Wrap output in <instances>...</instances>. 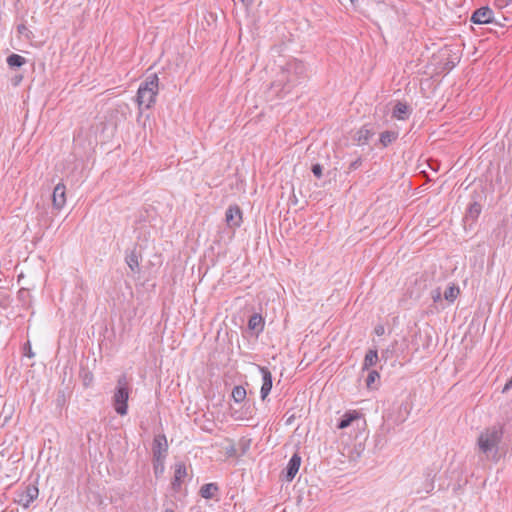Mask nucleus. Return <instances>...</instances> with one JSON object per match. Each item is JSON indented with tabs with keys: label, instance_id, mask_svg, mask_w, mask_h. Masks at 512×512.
<instances>
[{
	"label": "nucleus",
	"instance_id": "obj_1",
	"mask_svg": "<svg viewBox=\"0 0 512 512\" xmlns=\"http://www.w3.org/2000/svg\"><path fill=\"white\" fill-rule=\"evenodd\" d=\"M503 438V428L494 425L484 429L478 436L477 446L486 458H495L499 452V445Z\"/></svg>",
	"mask_w": 512,
	"mask_h": 512
},
{
	"label": "nucleus",
	"instance_id": "obj_2",
	"mask_svg": "<svg viewBox=\"0 0 512 512\" xmlns=\"http://www.w3.org/2000/svg\"><path fill=\"white\" fill-rule=\"evenodd\" d=\"M159 79L156 74H151L140 84L137 92L139 107L150 108L158 94Z\"/></svg>",
	"mask_w": 512,
	"mask_h": 512
},
{
	"label": "nucleus",
	"instance_id": "obj_3",
	"mask_svg": "<svg viewBox=\"0 0 512 512\" xmlns=\"http://www.w3.org/2000/svg\"><path fill=\"white\" fill-rule=\"evenodd\" d=\"M130 395V383L126 375L117 379V384L112 397V405L117 414L125 416L128 412V399Z\"/></svg>",
	"mask_w": 512,
	"mask_h": 512
},
{
	"label": "nucleus",
	"instance_id": "obj_4",
	"mask_svg": "<svg viewBox=\"0 0 512 512\" xmlns=\"http://www.w3.org/2000/svg\"><path fill=\"white\" fill-rule=\"evenodd\" d=\"M153 458L156 462L164 461L167 451L168 443L164 434L156 435L153 440Z\"/></svg>",
	"mask_w": 512,
	"mask_h": 512
},
{
	"label": "nucleus",
	"instance_id": "obj_5",
	"mask_svg": "<svg viewBox=\"0 0 512 512\" xmlns=\"http://www.w3.org/2000/svg\"><path fill=\"white\" fill-rule=\"evenodd\" d=\"M39 495V490L34 485H29L25 488V490L18 495L17 502L23 508H28L30 504L37 499Z\"/></svg>",
	"mask_w": 512,
	"mask_h": 512
},
{
	"label": "nucleus",
	"instance_id": "obj_6",
	"mask_svg": "<svg viewBox=\"0 0 512 512\" xmlns=\"http://www.w3.org/2000/svg\"><path fill=\"white\" fill-rule=\"evenodd\" d=\"M66 188L63 183H58L52 194V205L56 210H61L66 204Z\"/></svg>",
	"mask_w": 512,
	"mask_h": 512
},
{
	"label": "nucleus",
	"instance_id": "obj_7",
	"mask_svg": "<svg viewBox=\"0 0 512 512\" xmlns=\"http://www.w3.org/2000/svg\"><path fill=\"white\" fill-rule=\"evenodd\" d=\"M471 21L475 24H488L493 21V11L489 7H481L474 11Z\"/></svg>",
	"mask_w": 512,
	"mask_h": 512
},
{
	"label": "nucleus",
	"instance_id": "obj_8",
	"mask_svg": "<svg viewBox=\"0 0 512 512\" xmlns=\"http://www.w3.org/2000/svg\"><path fill=\"white\" fill-rule=\"evenodd\" d=\"M225 220L229 227H239L242 223V212L238 206H229L225 214Z\"/></svg>",
	"mask_w": 512,
	"mask_h": 512
},
{
	"label": "nucleus",
	"instance_id": "obj_9",
	"mask_svg": "<svg viewBox=\"0 0 512 512\" xmlns=\"http://www.w3.org/2000/svg\"><path fill=\"white\" fill-rule=\"evenodd\" d=\"M303 71V64L295 60L287 64V67L285 70H283V73H289L290 76L287 78V82L294 83L298 79V76L303 73Z\"/></svg>",
	"mask_w": 512,
	"mask_h": 512
},
{
	"label": "nucleus",
	"instance_id": "obj_10",
	"mask_svg": "<svg viewBox=\"0 0 512 512\" xmlns=\"http://www.w3.org/2000/svg\"><path fill=\"white\" fill-rule=\"evenodd\" d=\"M259 370L262 374L263 379L260 393L262 400H264L272 389V375L271 372L266 367H259Z\"/></svg>",
	"mask_w": 512,
	"mask_h": 512
},
{
	"label": "nucleus",
	"instance_id": "obj_11",
	"mask_svg": "<svg viewBox=\"0 0 512 512\" xmlns=\"http://www.w3.org/2000/svg\"><path fill=\"white\" fill-rule=\"evenodd\" d=\"M301 464V457L297 454H294L289 460L288 466L286 468L285 478L287 481H292L293 478L299 471V467Z\"/></svg>",
	"mask_w": 512,
	"mask_h": 512
},
{
	"label": "nucleus",
	"instance_id": "obj_12",
	"mask_svg": "<svg viewBox=\"0 0 512 512\" xmlns=\"http://www.w3.org/2000/svg\"><path fill=\"white\" fill-rule=\"evenodd\" d=\"M186 466L182 462H178L174 466V478L172 481L173 488H177L181 486L183 479L186 477Z\"/></svg>",
	"mask_w": 512,
	"mask_h": 512
},
{
	"label": "nucleus",
	"instance_id": "obj_13",
	"mask_svg": "<svg viewBox=\"0 0 512 512\" xmlns=\"http://www.w3.org/2000/svg\"><path fill=\"white\" fill-rule=\"evenodd\" d=\"M359 418H360V415L356 411L345 413L342 416V418L340 419V421L338 422L337 428L345 429V428L349 427L353 421L358 420Z\"/></svg>",
	"mask_w": 512,
	"mask_h": 512
},
{
	"label": "nucleus",
	"instance_id": "obj_14",
	"mask_svg": "<svg viewBox=\"0 0 512 512\" xmlns=\"http://www.w3.org/2000/svg\"><path fill=\"white\" fill-rule=\"evenodd\" d=\"M410 113V108L406 103L398 102L393 110V116L399 120H405Z\"/></svg>",
	"mask_w": 512,
	"mask_h": 512
},
{
	"label": "nucleus",
	"instance_id": "obj_15",
	"mask_svg": "<svg viewBox=\"0 0 512 512\" xmlns=\"http://www.w3.org/2000/svg\"><path fill=\"white\" fill-rule=\"evenodd\" d=\"M378 361V353L376 350H369L364 358L363 370L374 366Z\"/></svg>",
	"mask_w": 512,
	"mask_h": 512
},
{
	"label": "nucleus",
	"instance_id": "obj_16",
	"mask_svg": "<svg viewBox=\"0 0 512 512\" xmlns=\"http://www.w3.org/2000/svg\"><path fill=\"white\" fill-rule=\"evenodd\" d=\"M460 294V289L457 285L452 284L444 291V298L448 302L452 303L456 300Z\"/></svg>",
	"mask_w": 512,
	"mask_h": 512
},
{
	"label": "nucleus",
	"instance_id": "obj_17",
	"mask_svg": "<svg viewBox=\"0 0 512 512\" xmlns=\"http://www.w3.org/2000/svg\"><path fill=\"white\" fill-rule=\"evenodd\" d=\"M218 490L216 484L209 483L205 484L200 489V494L205 499H210L214 496L215 492Z\"/></svg>",
	"mask_w": 512,
	"mask_h": 512
},
{
	"label": "nucleus",
	"instance_id": "obj_18",
	"mask_svg": "<svg viewBox=\"0 0 512 512\" xmlns=\"http://www.w3.org/2000/svg\"><path fill=\"white\" fill-rule=\"evenodd\" d=\"M398 137V133L395 131H385L382 132L380 135V142L381 144L386 147L389 144H391L393 141H395Z\"/></svg>",
	"mask_w": 512,
	"mask_h": 512
},
{
	"label": "nucleus",
	"instance_id": "obj_19",
	"mask_svg": "<svg viewBox=\"0 0 512 512\" xmlns=\"http://www.w3.org/2000/svg\"><path fill=\"white\" fill-rule=\"evenodd\" d=\"M26 63V59L18 54H11L7 57V64L11 68L21 67Z\"/></svg>",
	"mask_w": 512,
	"mask_h": 512
},
{
	"label": "nucleus",
	"instance_id": "obj_20",
	"mask_svg": "<svg viewBox=\"0 0 512 512\" xmlns=\"http://www.w3.org/2000/svg\"><path fill=\"white\" fill-rule=\"evenodd\" d=\"M125 260H126L127 265L129 266V268L132 271L135 272L138 270V268H139L138 256L134 251H132L130 254H128L126 256Z\"/></svg>",
	"mask_w": 512,
	"mask_h": 512
},
{
	"label": "nucleus",
	"instance_id": "obj_21",
	"mask_svg": "<svg viewBox=\"0 0 512 512\" xmlns=\"http://www.w3.org/2000/svg\"><path fill=\"white\" fill-rule=\"evenodd\" d=\"M246 397V390L242 386H235L232 390V398L235 402L240 403Z\"/></svg>",
	"mask_w": 512,
	"mask_h": 512
},
{
	"label": "nucleus",
	"instance_id": "obj_22",
	"mask_svg": "<svg viewBox=\"0 0 512 512\" xmlns=\"http://www.w3.org/2000/svg\"><path fill=\"white\" fill-rule=\"evenodd\" d=\"M248 327L251 330L260 331L262 329V317L258 314L252 315L248 321Z\"/></svg>",
	"mask_w": 512,
	"mask_h": 512
},
{
	"label": "nucleus",
	"instance_id": "obj_23",
	"mask_svg": "<svg viewBox=\"0 0 512 512\" xmlns=\"http://www.w3.org/2000/svg\"><path fill=\"white\" fill-rule=\"evenodd\" d=\"M380 375L376 370H371L368 373L366 384L370 387L377 379H379Z\"/></svg>",
	"mask_w": 512,
	"mask_h": 512
},
{
	"label": "nucleus",
	"instance_id": "obj_24",
	"mask_svg": "<svg viewBox=\"0 0 512 512\" xmlns=\"http://www.w3.org/2000/svg\"><path fill=\"white\" fill-rule=\"evenodd\" d=\"M371 134L368 129H361L358 132V141L361 142L363 140V143H365L369 138Z\"/></svg>",
	"mask_w": 512,
	"mask_h": 512
},
{
	"label": "nucleus",
	"instance_id": "obj_25",
	"mask_svg": "<svg viewBox=\"0 0 512 512\" xmlns=\"http://www.w3.org/2000/svg\"><path fill=\"white\" fill-rule=\"evenodd\" d=\"M312 172L317 178H320L322 176V166L320 164H314L312 166Z\"/></svg>",
	"mask_w": 512,
	"mask_h": 512
},
{
	"label": "nucleus",
	"instance_id": "obj_26",
	"mask_svg": "<svg viewBox=\"0 0 512 512\" xmlns=\"http://www.w3.org/2000/svg\"><path fill=\"white\" fill-rule=\"evenodd\" d=\"M495 4L498 8H505L512 4V0H495Z\"/></svg>",
	"mask_w": 512,
	"mask_h": 512
},
{
	"label": "nucleus",
	"instance_id": "obj_27",
	"mask_svg": "<svg viewBox=\"0 0 512 512\" xmlns=\"http://www.w3.org/2000/svg\"><path fill=\"white\" fill-rule=\"evenodd\" d=\"M18 32L19 34L25 36L26 38H29L30 37V31L28 30V28L25 26V25H19L18 26Z\"/></svg>",
	"mask_w": 512,
	"mask_h": 512
},
{
	"label": "nucleus",
	"instance_id": "obj_28",
	"mask_svg": "<svg viewBox=\"0 0 512 512\" xmlns=\"http://www.w3.org/2000/svg\"><path fill=\"white\" fill-rule=\"evenodd\" d=\"M154 470H155V474L157 475L158 473H162L163 470H164V465H163V461L162 462H156L154 460Z\"/></svg>",
	"mask_w": 512,
	"mask_h": 512
},
{
	"label": "nucleus",
	"instance_id": "obj_29",
	"mask_svg": "<svg viewBox=\"0 0 512 512\" xmlns=\"http://www.w3.org/2000/svg\"><path fill=\"white\" fill-rule=\"evenodd\" d=\"M441 298H442V295H441V291L439 288L432 291V299L434 302L440 301Z\"/></svg>",
	"mask_w": 512,
	"mask_h": 512
},
{
	"label": "nucleus",
	"instance_id": "obj_30",
	"mask_svg": "<svg viewBox=\"0 0 512 512\" xmlns=\"http://www.w3.org/2000/svg\"><path fill=\"white\" fill-rule=\"evenodd\" d=\"M512 388V377L510 378V380L505 384V386L503 387L502 389V392L503 393H506L507 391H509L510 389Z\"/></svg>",
	"mask_w": 512,
	"mask_h": 512
},
{
	"label": "nucleus",
	"instance_id": "obj_31",
	"mask_svg": "<svg viewBox=\"0 0 512 512\" xmlns=\"http://www.w3.org/2000/svg\"><path fill=\"white\" fill-rule=\"evenodd\" d=\"M359 165H360V159H357L356 161L351 163L350 168L351 169H356V168L359 167Z\"/></svg>",
	"mask_w": 512,
	"mask_h": 512
},
{
	"label": "nucleus",
	"instance_id": "obj_32",
	"mask_svg": "<svg viewBox=\"0 0 512 512\" xmlns=\"http://www.w3.org/2000/svg\"><path fill=\"white\" fill-rule=\"evenodd\" d=\"M375 332L377 335H382L384 333V328L382 326H378L375 328Z\"/></svg>",
	"mask_w": 512,
	"mask_h": 512
},
{
	"label": "nucleus",
	"instance_id": "obj_33",
	"mask_svg": "<svg viewBox=\"0 0 512 512\" xmlns=\"http://www.w3.org/2000/svg\"><path fill=\"white\" fill-rule=\"evenodd\" d=\"M28 357L32 358L34 356V353L29 349L28 353L26 354Z\"/></svg>",
	"mask_w": 512,
	"mask_h": 512
},
{
	"label": "nucleus",
	"instance_id": "obj_34",
	"mask_svg": "<svg viewBox=\"0 0 512 512\" xmlns=\"http://www.w3.org/2000/svg\"><path fill=\"white\" fill-rule=\"evenodd\" d=\"M165 512H174L173 509H166Z\"/></svg>",
	"mask_w": 512,
	"mask_h": 512
},
{
	"label": "nucleus",
	"instance_id": "obj_35",
	"mask_svg": "<svg viewBox=\"0 0 512 512\" xmlns=\"http://www.w3.org/2000/svg\"><path fill=\"white\" fill-rule=\"evenodd\" d=\"M243 3H246V0H241Z\"/></svg>",
	"mask_w": 512,
	"mask_h": 512
}]
</instances>
